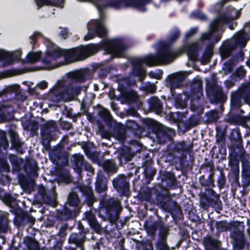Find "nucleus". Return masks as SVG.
I'll list each match as a JSON object with an SVG mask.
<instances>
[{
	"label": "nucleus",
	"instance_id": "nucleus-1",
	"mask_svg": "<svg viewBox=\"0 0 250 250\" xmlns=\"http://www.w3.org/2000/svg\"><path fill=\"white\" fill-rule=\"evenodd\" d=\"M127 49V45L122 39L116 38L106 40L99 43H90L81 45L69 50L57 49L47 52L43 62L48 63L53 60L63 57L66 61H77L84 60L94 55L101 50L110 54L112 58H121Z\"/></svg>",
	"mask_w": 250,
	"mask_h": 250
},
{
	"label": "nucleus",
	"instance_id": "nucleus-2",
	"mask_svg": "<svg viewBox=\"0 0 250 250\" xmlns=\"http://www.w3.org/2000/svg\"><path fill=\"white\" fill-rule=\"evenodd\" d=\"M169 191L161 184L155 183L152 188H147L142 192L146 201L152 202L169 213L175 220H180L183 217L181 206L170 198Z\"/></svg>",
	"mask_w": 250,
	"mask_h": 250
},
{
	"label": "nucleus",
	"instance_id": "nucleus-3",
	"mask_svg": "<svg viewBox=\"0 0 250 250\" xmlns=\"http://www.w3.org/2000/svg\"><path fill=\"white\" fill-rule=\"evenodd\" d=\"M229 20V17L225 15H219L210 23L208 32L202 34L200 41H208L202 55L203 61H210L213 54L214 45L220 41L225 31L224 24L227 22Z\"/></svg>",
	"mask_w": 250,
	"mask_h": 250
},
{
	"label": "nucleus",
	"instance_id": "nucleus-4",
	"mask_svg": "<svg viewBox=\"0 0 250 250\" xmlns=\"http://www.w3.org/2000/svg\"><path fill=\"white\" fill-rule=\"evenodd\" d=\"M250 41V31L244 25L242 29L236 32L232 38L224 42L220 49V53L223 59H227L232 56L233 51L239 48L242 49Z\"/></svg>",
	"mask_w": 250,
	"mask_h": 250
},
{
	"label": "nucleus",
	"instance_id": "nucleus-5",
	"mask_svg": "<svg viewBox=\"0 0 250 250\" xmlns=\"http://www.w3.org/2000/svg\"><path fill=\"white\" fill-rule=\"evenodd\" d=\"M180 36V31L178 28L176 27L170 32L167 38V42L164 41L159 42L156 54H158L159 52H161L162 54L160 55L159 57L165 63L171 62L181 54L182 51L180 50L176 52H173L171 50L172 43L179 39Z\"/></svg>",
	"mask_w": 250,
	"mask_h": 250
},
{
	"label": "nucleus",
	"instance_id": "nucleus-6",
	"mask_svg": "<svg viewBox=\"0 0 250 250\" xmlns=\"http://www.w3.org/2000/svg\"><path fill=\"white\" fill-rule=\"evenodd\" d=\"M98 216L104 220L106 218L110 222L117 220L118 214L122 209L121 203L114 198L103 199L99 203Z\"/></svg>",
	"mask_w": 250,
	"mask_h": 250
},
{
	"label": "nucleus",
	"instance_id": "nucleus-7",
	"mask_svg": "<svg viewBox=\"0 0 250 250\" xmlns=\"http://www.w3.org/2000/svg\"><path fill=\"white\" fill-rule=\"evenodd\" d=\"M161 52L158 54H148L143 58L136 59L132 61V74L135 77H139L143 74L142 66L145 64L147 66L153 67L159 66L164 64L165 63L159 57Z\"/></svg>",
	"mask_w": 250,
	"mask_h": 250
},
{
	"label": "nucleus",
	"instance_id": "nucleus-8",
	"mask_svg": "<svg viewBox=\"0 0 250 250\" xmlns=\"http://www.w3.org/2000/svg\"><path fill=\"white\" fill-rule=\"evenodd\" d=\"M250 99V82L242 84L236 90L231 91L230 95L231 110H238L244 101Z\"/></svg>",
	"mask_w": 250,
	"mask_h": 250
},
{
	"label": "nucleus",
	"instance_id": "nucleus-9",
	"mask_svg": "<svg viewBox=\"0 0 250 250\" xmlns=\"http://www.w3.org/2000/svg\"><path fill=\"white\" fill-rule=\"evenodd\" d=\"M58 127L56 122L53 120L46 122L41 126L42 144L46 149L50 148V143L58 138Z\"/></svg>",
	"mask_w": 250,
	"mask_h": 250
},
{
	"label": "nucleus",
	"instance_id": "nucleus-10",
	"mask_svg": "<svg viewBox=\"0 0 250 250\" xmlns=\"http://www.w3.org/2000/svg\"><path fill=\"white\" fill-rule=\"evenodd\" d=\"M70 97V84L65 86L63 82L58 81L53 87L50 89L46 95L47 100L53 104L59 103L64 99Z\"/></svg>",
	"mask_w": 250,
	"mask_h": 250
},
{
	"label": "nucleus",
	"instance_id": "nucleus-11",
	"mask_svg": "<svg viewBox=\"0 0 250 250\" xmlns=\"http://www.w3.org/2000/svg\"><path fill=\"white\" fill-rule=\"evenodd\" d=\"M200 205L204 209L210 207L220 209L222 202L219 194H217L211 188H206L201 196Z\"/></svg>",
	"mask_w": 250,
	"mask_h": 250
},
{
	"label": "nucleus",
	"instance_id": "nucleus-12",
	"mask_svg": "<svg viewBox=\"0 0 250 250\" xmlns=\"http://www.w3.org/2000/svg\"><path fill=\"white\" fill-rule=\"evenodd\" d=\"M158 183L161 184L169 191L176 189L180 187V183L178 181L174 173L167 170H160L157 177Z\"/></svg>",
	"mask_w": 250,
	"mask_h": 250
},
{
	"label": "nucleus",
	"instance_id": "nucleus-13",
	"mask_svg": "<svg viewBox=\"0 0 250 250\" xmlns=\"http://www.w3.org/2000/svg\"><path fill=\"white\" fill-rule=\"evenodd\" d=\"M230 146L229 153L246 154L243 146V139L239 128L233 129L230 134Z\"/></svg>",
	"mask_w": 250,
	"mask_h": 250
},
{
	"label": "nucleus",
	"instance_id": "nucleus-14",
	"mask_svg": "<svg viewBox=\"0 0 250 250\" xmlns=\"http://www.w3.org/2000/svg\"><path fill=\"white\" fill-rule=\"evenodd\" d=\"M44 43L45 44V45L47 47V50L45 52L44 55L43 57H42V53L41 52H33L32 51L28 53L26 56L27 61L30 63L35 62L38 61H41L42 62L43 64L45 65H49L50 64L52 63L53 61L56 60L57 59H55L51 61L50 62L48 63H45L43 62V59L46 57V54L47 52H50L53 50L61 49L58 46H56L55 44L51 42L50 40L47 39L43 38Z\"/></svg>",
	"mask_w": 250,
	"mask_h": 250
},
{
	"label": "nucleus",
	"instance_id": "nucleus-15",
	"mask_svg": "<svg viewBox=\"0 0 250 250\" xmlns=\"http://www.w3.org/2000/svg\"><path fill=\"white\" fill-rule=\"evenodd\" d=\"M206 91L211 104L223 103L227 99V95L223 92L222 88L217 85H207Z\"/></svg>",
	"mask_w": 250,
	"mask_h": 250
},
{
	"label": "nucleus",
	"instance_id": "nucleus-16",
	"mask_svg": "<svg viewBox=\"0 0 250 250\" xmlns=\"http://www.w3.org/2000/svg\"><path fill=\"white\" fill-rule=\"evenodd\" d=\"M112 184L120 196L128 197L130 195L129 183L124 174H119L117 177L114 178L112 180Z\"/></svg>",
	"mask_w": 250,
	"mask_h": 250
},
{
	"label": "nucleus",
	"instance_id": "nucleus-17",
	"mask_svg": "<svg viewBox=\"0 0 250 250\" xmlns=\"http://www.w3.org/2000/svg\"><path fill=\"white\" fill-rule=\"evenodd\" d=\"M11 212L15 215L13 222L17 227L24 226L28 224H32L35 221L32 216L23 211L20 207L15 208Z\"/></svg>",
	"mask_w": 250,
	"mask_h": 250
},
{
	"label": "nucleus",
	"instance_id": "nucleus-18",
	"mask_svg": "<svg viewBox=\"0 0 250 250\" xmlns=\"http://www.w3.org/2000/svg\"><path fill=\"white\" fill-rule=\"evenodd\" d=\"M229 165L230 167L236 181H238L239 175V162L242 163V169L243 168V162L249 159L247 154L229 153Z\"/></svg>",
	"mask_w": 250,
	"mask_h": 250
},
{
	"label": "nucleus",
	"instance_id": "nucleus-19",
	"mask_svg": "<svg viewBox=\"0 0 250 250\" xmlns=\"http://www.w3.org/2000/svg\"><path fill=\"white\" fill-rule=\"evenodd\" d=\"M154 134L159 144H164L173 140V137L175 135L174 129L166 127L160 124Z\"/></svg>",
	"mask_w": 250,
	"mask_h": 250
},
{
	"label": "nucleus",
	"instance_id": "nucleus-20",
	"mask_svg": "<svg viewBox=\"0 0 250 250\" xmlns=\"http://www.w3.org/2000/svg\"><path fill=\"white\" fill-rule=\"evenodd\" d=\"M166 161L171 165L181 170L187 169L188 166L187 156L186 154L181 153L179 155L169 153L166 157Z\"/></svg>",
	"mask_w": 250,
	"mask_h": 250
},
{
	"label": "nucleus",
	"instance_id": "nucleus-21",
	"mask_svg": "<svg viewBox=\"0 0 250 250\" xmlns=\"http://www.w3.org/2000/svg\"><path fill=\"white\" fill-rule=\"evenodd\" d=\"M166 161L171 165L181 170L187 169L188 166L187 156L186 154L181 153L179 155L169 153L166 157Z\"/></svg>",
	"mask_w": 250,
	"mask_h": 250
},
{
	"label": "nucleus",
	"instance_id": "nucleus-22",
	"mask_svg": "<svg viewBox=\"0 0 250 250\" xmlns=\"http://www.w3.org/2000/svg\"><path fill=\"white\" fill-rule=\"evenodd\" d=\"M233 239V248L234 250H243L247 244L243 231L236 228L233 230L231 235Z\"/></svg>",
	"mask_w": 250,
	"mask_h": 250
},
{
	"label": "nucleus",
	"instance_id": "nucleus-23",
	"mask_svg": "<svg viewBox=\"0 0 250 250\" xmlns=\"http://www.w3.org/2000/svg\"><path fill=\"white\" fill-rule=\"evenodd\" d=\"M79 213L73 209L69 208L65 205L62 209H57L56 219L61 221H67L75 219Z\"/></svg>",
	"mask_w": 250,
	"mask_h": 250
},
{
	"label": "nucleus",
	"instance_id": "nucleus-24",
	"mask_svg": "<svg viewBox=\"0 0 250 250\" xmlns=\"http://www.w3.org/2000/svg\"><path fill=\"white\" fill-rule=\"evenodd\" d=\"M152 161L151 158L143 162L144 168L143 176L146 184H148L153 180L156 174L157 170L151 166Z\"/></svg>",
	"mask_w": 250,
	"mask_h": 250
},
{
	"label": "nucleus",
	"instance_id": "nucleus-25",
	"mask_svg": "<svg viewBox=\"0 0 250 250\" xmlns=\"http://www.w3.org/2000/svg\"><path fill=\"white\" fill-rule=\"evenodd\" d=\"M53 161L61 165H67L68 164L69 154L62 147L55 149L51 154Z\"/></svg>",
	"mask_w": 250,
	"mask_h": 250
},
{
	"label": "nucleus",
	"instance_id": "nucleus-26",
	"mask_svg": "<svg viewBox=\"0 0 250 250\" xmlns=\"http://www.w3.org/2000/svg\"><path fill=\"white\" fill-rule=\"evenodd\" d=\"M9 134L11 144L10 148L15 149L18 153H24L25 150L22 146L23 143L21 141L17 132L14 130L10 129Z\"/></svg>",
	"mask_w": 250,
	"mask_h": 250
},
{
	"label": "nucleus",
	"instance_id": "nucleus-27",
	"mask_svg": "<svg viewBox=\"0 0 250 250\" xmlns=\"http://www.w3.org/2000/svg\"><path fill=\"white\" fill-rule=\"evenodd\" d=\"M79 190L85 197L84 203L88 207H92L94 203L97 201L92 188L88 186L81 185L79 186Z\"/></svg>",
	"mask_w": 250,
	"mask_h": 250
},
{
	"label": "nucleus",
	"instance_id": "nucleus-28",
	"mask_svg": "<svg viewBox=\"0 0 250 250\" xmlns=\"http://www.w3.org/2000/svg\"><path fill=\"white\" fill-rule=\"evenodd\" d=\"M141 123L142 127L144 129L143 130V136L150 133L154 134L160 125V124L151 118L142 119Z\"/></svg>",
	"mask_w": 250,
	"mask_h": 250
},
{
	"label": "nucleus",
	"instance_id": "nucleus-29",
	"mask_svg": "<svg viewBox=\"0 0 250 250\" xmlns=\"http://www.w3.org/2000/svg\"><path fill=\"white\" fill-rule=\"evenodd\" d=\"M225 15L229 18L228 21L224 24V29H226L225 25L228 23L229 28L230 30H234L237 25V22L232 21L238 19L241 15V12L233 7H230L229 10H228L227 13H224L220 14V15ZM219 16V15L218 17Z\"/></svg>",
	"mask_w": 250,
	"mask_h": 250
},
{
	"label": "nucleus",
	"instance_id": "nucleus-30",
	"mask_svg": "<svg viewBox=\"0 0 250 250\" xmlns=\"http://www.w3.org/2000/svg\"><path fill=\"white\" fill-rule=\"evenodd\" d=\"M94 212L91 208L89 210L86 211L84 212V217L88 222L90 227L94 231L99 232L101 230V225L98 222L95 214L98 213V209H94Z\"/></svg>",
	"mask_w": 250,
	"mask_h": 250
},
{
	"label": "nucleus",
	"instance_id": "nucleus-31",
	"mask_svg": "<svg viewBox=\"0 0 250 250\" xmlns=\"http://www.w3.org/2000/svg\"><path fill=\"white\" fill-rule=\"evenodd\" d=\"M18 182L21 188L28 192L33 190L35 184L34 180L32 177L22 173L19 174Z\"/></svg>",
	"mask_w": 250,
	"mask_h": 250
},
{
	"label": "nucleus",
	"instance_id": "nucleus-32",
	"mask_svg": "<svg viewBox=\"0 0 250 250\" xmlns=\"http://www.w3.org/2000/svg\"><path fill=\"white\" fill-rule=\"evenodd\" d=\"M197 124V120L195 117H190L185 121H179L177 123L178 132L180 134H183L196 126Z\"/></svg>",
	"mask_w": 250,
	"mask_h": 250
},
{
	"label": "nucleus",
	"instance_id": "nucleus-33",
	"mask_svg": "<svg viewBox=\"0 0 250 250\" xmlns=\"http://www.w3.org/2000/svg\"><path fill=\"white\" fill-rule=\"evenodd\" d=\"M66 203L69 207L80 213L83 204L76 192L72 191L68 194Z\"/></svg>",
	"mask_w": 250,
	"mask_h": 250
},
{
	"label": "nucleus",
	"instance_id": "nucleus-34",
	"mask_svg": "<svg viewBox=\"0 0 250 250\" xmlns=\"http://www.w3.org/2000/svg\"><path fill=\"white\" fill-rule=\"evenodd\" d=\"M88 71L86 69H81L74 72H69L67 74L68 79L72 83H83L87 79Z\"/></svg>",
	"mask_w": 250,
	"mask_h": 250
},
{
	"label": "nucleus",
	"instance_id": "nucleus-35",
	"mask_svg": "<svg viewBox=\"0 0 250 250\" xmlns=\"http://www.w3.org/2000/svg\"><path fill=\"white\" fill-rule=\"evenodd\" d=\"M111 128L114 137L122 141H125L126 137V132L127 131L125 125L114 120Z\"/></svg>",
	"mask_w": 250,
	"mask_h": 250
},
{
	"label": "nucleus",
	"instance_id": "nucleus-36",
	"mask_svg": "<svg viewBox=\"0 0 250 250\" xmlns=\"http://www.w3.org/2000/svg\"><path fill=\"white\" fill-rule=\"evenodd\" d=\"M148 109L150 111L154 112L157 115L162 114L163 110V103L156 96H152L147 100Z\"/></svg>",
	"mask_w": 250,
	"mask_h": 250
},
{
	"label": "nucleus",
	"instance_id": "nucleus-37",
	"mask_svg": "<svg viewBox=\"0 0 250 250\" xmlns=\"http://www.w3.org/2000/svg\"><path fill=\"white\" fill-rule=\"evenodd\" d=\"M126 131L131 132L136 137L141 138L143 136V130L142 125H139L136 121L127 120L125 123Z\"/></svg>",
	"mask_w": 250,
	"mask_h": 250
},
{
	"label": "nucleus",
	"instance_id": "nucleus-38",
	"mask_svg": "<svg viewBox=\"0 0 250 250\" xmlns=\"http://www.w3.org/2000/svg\"><path fill=\"white\" fill-rule=\"evenodd\" d=\"M72 166L74 170L79 177L82 176V173L84 166V159L83 155L74 154L72 156Z\"/></svg>",
	"mask_w": 250,
	"mask_h": 250
},
{
	"label": "nucleus",
	"instance_id": "nucleus-39",
	"mask_svg": "<svg viewBox=\"0 0 250 250\" xmlns=\"http://www.w3.org/2000/svg\"><path fill=\"white\" fill-rule=\"evenodd\" d=\"M99 165L102 166L103 171L108 176L116 173L118 170V167L113 159L105 160L101 163H99Z\"/></svg>",
	"mask_w": 250,
	"mask_h": 250
},
{
	"label": "nucleus",
	"instance_id": "nucleus-40",
	"mask_svg": "<svg viewBox=\"0 0 250 250\" xmlns=\"http://www.w3.org/2000/svg\"><path fill=\"white\" fill-rule=\"evenodd\" d=\"M39 167L38 162L33 158L27 159L23 166L24 171L28 175L37 176L38 175Z\"/></svg>",
	"mask_w": 250,
	"mask_h": 250
},
{
	"label": "nucleus",
	"instance_id": "nucleus-41",
	"mask_svg": "<svg viewBox=\"0 0 250 250\" xmlns=\"http://www.w3.org/2000/svg\"><path fill=\"white\" fill-rule=\"evenodd\" d=\"M242 185L247 187L250 185V162L248 159L243 162V168L241 172Z\"/></svg>",
	"mask_w": 250,
	"mask_h": 250
},
{
	"label": "nucleus",
	"instance_id": "nucleus-42",
	"mask_svg": "<svg viewBox=\"0 0 250 250\" xmlns=\"http://www.w3.org/2000/svg\"><path fill=\"white\" fill-rule=\"evenodd\" d=\"M81 235V234H78L77 232H72L70 234L68 241L69 244H74L75 248H80L82 250H83L86 236Z\"/></svg>",
	"mask_w": 250,
	"mask_h": 250
},
{
	"label": "nucleus",
	"instance_id": "nucleus-43",
	"mask_svg": "<svg viewBox=\"0 0 250 250\" xmlns=\"http://www.w3.org/2000/svg\"><path fill=\"white\" fill-rule=\"evenodd\" d=\"M132 157L133 155L131 152V148L128 146H125L122 148L117 156V159L122 166L131 161Z\"/></svg>",
	"mask_w": 250,
	"mask_h": 250
},
{
	"label": "nucleus",
	"instance_id": "nucleus-44",
	"mask_svg": "<svg viewBox=\"0 0 250 250\" xmlns=\"http://www.w3.org/2000/svg\"><path fill=\"white\" fill-rule=\"evenodd\" d=\"M190 90L194 97L200 99L201 96L203 95L202 81L200 79H194L190 85Z\"/></svg>",
	"mask_w": 250,
	"mask_h": 250
},
{
	"label": "nucleus",
	"instance_id": "nucleus-45",
	"mask_svg": "<svg viewBox=\"0 0 250 250\" xmlns=\"http://www.w3.org/2000/svg\"><path fill=\"white\" fill-rule=\"evenodd\" d=\"M107 190V184L106 178L103 175H98L95 182V190L97 193H102Z\"/></svg>",
	"mask_w": 250,
	"mask_h": 250
},
{
	"label": "nucleus",
	"instance_id": "nucleus-46",
	"mask_svg": "<svg viewBox=\"0 0 250 250\" xmlns=\"http://www.w3.org/2000/svg\"><path fill=\"white\" fill-rule=\"evenodd\" d=\"M214 176V173L213 172L209 173L207 178H206L205 175H201L199 178V182L200 185L207 188L215 187Z\"/></svg>",
	"mask_w": 250,
	"mask_h": 250
},
{
	"label": "nucleus",
	"instance_id": "nucleus-47",
	"mask_svg": "<svg viewBox=\"0 0 250 250\" xmlns=\"http://www.w3.org/2000/svg\"><path fill=\"white\" fill-rule=\"evenodd\" d=\"M199 46L196 43H191L185 47V50L189 60L195 61L198 57Z\"/></svg>",
	"mask_w": 250,
	"mask_h": 250
},
{
	"label": "nucleus",
	"instance_id": "nucleus-48",
	"mask_svg": "<svg viewBox=\"0 0 250 250\" xmlns=\"http://www.w3.org/2000/svg\"><path fill=\"white\" fill-rule=\"evenodd\" d=\"M13 106L7 102L0 103V117L3 119L11 116L14 112Z\"/></svg>",
	"mask_w": 250,
	"mask_h": 250
},
{
	"label": "nucleus",
	"instance_id": "nucleus-49",
	"mask_svg": "<svg viewBox=\"0 0 250 250\" xmlns=\"http://www.w3.org/2000/svg\"><path fill=\"white\" fill-rule=\"evenodd\" d=\"M99 116L108 128L111 129L114 120L112 118L109 112L105 109H103L99 112Z\"/></svg>",
	"mask_w": 250,
	"mask_h": 250
},
{
	"label": "nucleus",
	"instance_id": "nucleus-50",
	"mask_svg": "<svg viewBox=\"0 0 250 250\" xmlns=\"http://www.w3.org/2000/svg\"><path fill=\"white\" fill-rule=\"evenodd\" d=\"M119 91L120 92L121 97L126 101L133 102L136 100L138 98L137 93L133 89H127Z\"/></svg>",
	"mask_w": 250,
	"mask_h": 250
},
{
	"label": "nucleus",
	"instance_id": "nucleus-51",
	"mask_svg": "<svg viewBox=\"0 0 250 250\" xmlns=\"http://www.w3.org/2000/svg\"><path fill=\"white\" fill-rule=\"evenodd\" d=\"M190 149L188 145L184 141L182 142H177L174 144L172 147V153L176 154L184 153V152H188Z\"/></svg>",
	"mask_w": 250,
	"mask_h": 250
},
{
	"label": "nucleus",
	"instance_id": "nucleus-52",
	"mask_svg": "<svg viewBox=\"0 0 250 250\" xmlns=\"http://www.w3.org/2000/svg\"><path fill=\"white\" fill-rule=\"evenodd\" d=\"M39 7L47 5L63 7L65 0H35Z\"/></svg>",
	"mask_w": 250,
	"mask_h": 250
},
{
	"label": "nucleus",
	"instance_id": "nucleus-53",
	"mask_svg": "<svg viewBox=\"0 0 250 250\" xmlns=\"http://www.w3.org/2000/svg\"><path fill=\"white\" fill-rule=\"evenodd\" d=\"M4 203L9 207V211L11 212L16 208L20 207L17 200L13 197L10 194L5 195L3 197Z\"/></svg>",
	"mask_w": 250,
	"mask_h": 250
},
{
	"label": "nucleus",
	"instance_id": "nucleus-54",
	"mask_svg": "<svg viewBox=\"0 0 250 250\" xmlns=\"http://www.w3.org/2000/svg\"><path fill=\"white\" fill-rule=\"evenodd\" d=\"M200 172H203L204 174L209 172L214 173V166L212 161L208 160L206 158L205 161L201 165L200 168Z\"/></svg>",
	"mask_w": 250,
	"mask_h": 250
},
{
	"label": "nucleus",
	"instance_id": "nucleus-55",
	"mask_svg": "<svg viewBox=\"0 0 250 250\" xmlns=\"http://www.w3.org/2000/svg\"><path fill=\"white\" fill-rule=\"evenodd\" d=\"M158 229L159 232L157 240H167V236L169 234V228L164 223L161 221Z\"/></svg>",
	"mask_w": 250,
	"mask_h": 250
},
{
	"label": "nucleus",
	"instance_id": "nucleus-56",
	"mask_svg": "<svg viewBox=\"0 0 250 250\" xmlns=\"http://www.w3.org/2000/svg\"><path fill=\"white\" fill-rule=\"evenodd\" d=\"M8 213H0V232L5 233L8 229Z\"/></svg>",
	"mask_w": 250,
	"mask_h": 250
},
{
	"label": "nucleus",
	"instance_id": "nucleus-57",
	"mask_svg": "<svg viewBox=\"0 0 250 250\" xmlns=\"http://www.w3.org/2000/svg\"><path fill=\"white\" fill-rule=\"evenodd\" d=\"M94 29L96 36L99 37L103 38L107 34V31L104 23L101 21H99Z\"/></svg>",
	"mask_w": 250,
	"mask_h": 250
},
{
	"label": "nucleus",
	"instance_id": "nucleus-58",
	"mask_svg": "<svg viewBox=\"0 0 250 250\" xmlns=\"http://www.w3.org/2000/svg\"><path fill=\"white\" fill-rule=\"evenodd\" d=\"M161 221H155L150 224L145 223L144 226L147 232L150 235H154L160 226Z\"/></svg>",
	"mask_w": 250,
	"mask_h": 250
},
{
	"label": "nucleus",
	"instance_id": "nucleus-59",
	"mask_svg": "<svg viewBox=\"0 0 250 250\" xmlns=\"http://www.w3.org/2000/svg\"><path fill=\"white\" fill-rule=\"evenodd\" d=\"M134 84V82L131 80L128 77L122 79L118 83V90L123 89H130V87Z\"/></svg>",
	"mask_w": 250,
	"mask_h": 250
},
{
	"label": "nucleus",
	"instance_id": "nucleus-60",
	"mask_svg": "<svg viewBox=\"0 0 250 250\" xmlns=\"http://www.w3.org/2000/svg\"><path fill=\"white\" fill-rule=\"evenodd\" d=\"M24 242L28 250H39V243L30 237H27Z\"/></svg>",
	"mask_w": 250,
	"mask_h": 250
},
{
	"label": "nucleus",
	"instance_id": "nucleus-61",
	"mask_svg": "<svg viewBox=\"0 0 250 250\" xmlns=\"http://www.w3.org/2000/svg\"><path fill=\"white\" fill-rule=\"evenodd\" d=\"M9 158L12 165V170L19 172L21 169V167L20 162L17 157L14 155H10Z\"/></svg>",
	"mask_w": 250,
	"mask_h": 250
},
{
	"label": "nucleus",
	"instance_id": "nucleus-62",
	"mask_svg": "<svg viewBox=\"0 0 250 250\" xmlns=\"http://www.w3.org/2000/svg\"><path fill=\"white\" fill-rule=\"evenodd\" d=\"M58 178L60 182L68 184L71 182L72 179L68 173L64 170H61L57 174Z\"/></svg>",
	"mask_w": 250,
	"mask_h": 250
},
{
	"label": "nucleus",
	"instance_id": "nucleus-63",
	"mask_svg": "<svg viewBox=\"0 0 250 250\" xmlns=\"http://www.w3.org/2000/svg\"><path fill=\"white\" fill-rule=\"evenodd\" d=\"M215 226L218 232H222L228 230L229 229V224L226 220L216 221Z\"/></svg>",
	"mask_w": 250,
	"mask_h": 250
},
{
	"label": "nucleus",
	"instance_id": "nucleus-64",
	"mask_svg": "<svg viewBox=\"0 0 250 250\" xmlns=\"http://www.w3.org/2000/svg\"><path fill=\"white\" fill-rule=\"evenodd\" d=\"M156 250H170L167 244V240H158L155 242Z\"/></svg>",
	"mask_w": 250,
	"mask_h": 250
}]
</instances>
